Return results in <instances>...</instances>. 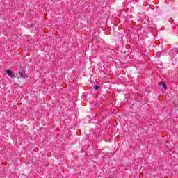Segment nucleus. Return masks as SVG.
Returning <instances> with one entry per match:
<instances>
[{
    "mask_svg": "<svg viewBox=\"0 0 178 178\" xmlns=\"http://www.w3.org/2000/svg\"><path fill=\"white\" fill-rule=\"evenodd\" d=\"M19 77L22 79H26V71H24V69L21 68L19 72Z\"/></svg>",
    "mask_w": 178,
    "mask_h": 178,
    "instance_id": "f257e3e1",
    "label": "nucleus"
},
{
    "mask_svg": "<svg viewBox=\"0 0 178 178\" xmlns=\"http://www.w3.org/2000/svg\"><path fill=\"white\" fill-rule=\"evenodd\" d=\"M170 55L172 56H175V55H177L178 54V48H174L172 49L171 51H169Z\"/></svg>",
    "mask_w": 178,
    "mask_h": 178,
    "instance_id": "f03ea898",
    "label": "nucleus"
},
{
    "mask_svg": "<svg viewBox=\"0 0 178 178\" xmlns=\"http://www.w3.org/2000/svg\"><path fill=\"white\" fill-rule=\"evenodd\" d=\"M6 73L9 77H13V72L10 70H8Z\"/></svg>",
    "mask_w": 178,
    "mask_h": 178,
    "instance_id": "7ed1b4c3",
    "label": "nucleus"
},
{
    "mask_svg": "<svg viewBox=\"0 0 178 178\" xmlns=\"http://www.w3.org/2000/svg\"><path fill=\"white\" fill-rule=\"evenodd\" d=\"M160 86H163V88L164 90H166V84H165V83L161 82Z\"/></svg>",
    "mask_w": 178,
    "mask_h": 178,
    "instance_id": "20e7f679",
    "label": "nucleus"
},
{
    "mask_svg": "<svg viewBox=\"0 0 178 178\" xmlns=\"http://www.w3.org/2000/svg\"><path fill=\"white\" fill-rule=\"evenodd\" d=\"M94 90H99V86L98 85H95L93 86Z\"/></svg>",
    "mask_w": 178,
    "mask_h": 178,
    "instance_id": "39448f33",
    "label": "nucleus"
},
{
    "mask_svg": "<svg viewBox=\"0 0 178 178\" xmlns=\"http://www.w3.org/2000/svg\"><path fill=\"white\" fill-rule=\"evenodd\" d=\"M156 56H157V58H161V52H157Z\"/></svg>",
    "mask_w": 178,
    "mask_h": 178,
    "instance_id": "423d86ee",
    "label": "nucleus"
}]
</instances>
